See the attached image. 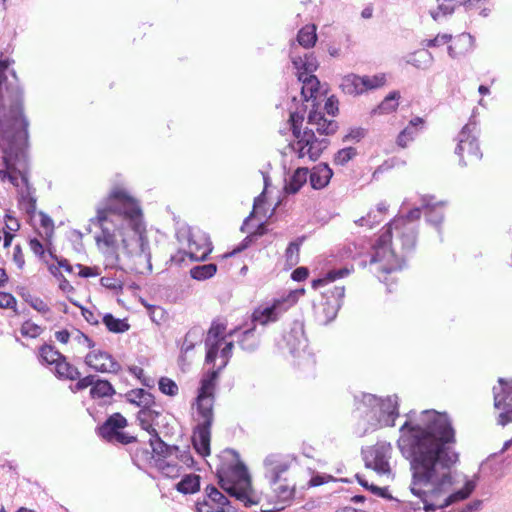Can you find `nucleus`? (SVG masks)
Listing matches in <instances>:
<instances>
[{"label": "nucleus", "mask_w": 512, "mask_h": 512, "mask_svg": "<svg viewBox=\"0 0 512 512\" xmlns=\"http://www.w3.org/2000/svg\"><path fill=\"white\" fill-rule=\"evenodd\" d=\"M134 230L138 234V243H139V253L137 255L138 258H143L147 262V269L149 272L152 271V263H151V252L150 245L147 236L144 232L139 231V225L134 223Z\"/></svg>", "instance_id": "nucleus-38"}, {"label": "nucleus", "mask_w": 512, "mask_h": 512, "mask_svg": "<svg viewBox=\"0 0 512 512\" xmlns=\"http://www.w3.org/2000/svg\"><path fill=\"white\" fill-rule=\"evenodd\" d=\"M47 266V269L49 273L59 281V289L65 293H71L74 292V287L70 284V282L66 279V277L63 275V273L58 269V267L53 264L49 263Z\"/></svg>", "instance_id": "nucleus-48"}, {"label": "nucleus", "mask_w": 512, "mask_h": 512, "mask_svg": "<svg viewBox=\"0 0 512 512\" xmlns=\"http://www.w3.org/2000/svg\"><path fill=\"white\" fill-rule=\"evenodd\" d=\"M361 456L364 461L365 468L371 469L379 475H389L392 473L389 459H379L371 461L369 459V455L365 447L361 448Z\"/></svg>", "instance_id": "nucleus-30"}, {"label": "nucleus", "mask_w": 512, "mask_h": 512, "mask_svg": "<svg viewBox=\"0 0 512 512\" xmlns=\"http://www.w3.org/2000/svg\"><path fill=\"white\" fill-rule=\"evenodd\" d=\"M374 450H370L368 452L369 457L374 454V460L379 459H389L390 458V452L392 450V445L390 442H378L375 446Z\"/></svg>", "instance_id": "nucleus-55"}, {"label": "nucleus", "mask_w": 512, "mask_h": 512, "mask_svg": "<svg viewBox=\"0 0 512 512\" xmlns=\"http://www.w3.org/2000/svg\"><path fill=\"white\" fill-rule=\"evenodd\" d=\"M115 394V388L108 380L95 378L94 384L90 389V397L92 399L112 397Z\"/></svg>", "instance_id": "nucleus-34"}, {"label": "nucleus", "mask_w": 512, "mask_h": 512, "mask_svg": "<svg viewBox=\"0 0 512 512\" xmlns=\"http://www.w3.org/2000/svg\"><path fill=\"white\" fill-rule=\"evenodd\" d=\"M357 149L353 146H346L339 149L333 156V163L337 166H346L357 156Z\"/></svg>", "instance_id": "nucleus-44"}, {"label": "nucleus", "mask_w": 512, "mask_h": 512, "mask_svg": "<svg viewBox=\"0 0 512 512\" xmlns=\"http://www.w3.org/2000/svg\"><path fill=\"white\" fill-rule=\"evenodd\" d=\"M406 420L400 426L396 445L404 459L415 454L418 447L425 444L435 445L453 435H456L452 418L447 411L425 409L420 413V422L414 421L416 411L410 410L405 414Z\"/></svg>", "instance_id": "nucleus-2"}, {"label": "nucleus", "mask_w": 512, "mask_h": 512, "mask_svg": "<svg viewBox=\"0 0 512 512\" xmlns=\"http://www.w3.org/2000/svg\"><path fill=\"white\" fill-rule=\"evenodd\" d=\"M127 426V419L121 413L115 412L108 416L101 425H98L95 432L99 438L110 444L127 445L137 442L136 436L123 431Z\"/></svg>", "instance_id": "nucleus-6"}, {"label": "nucleus", "mask_w": 512, "mask_h": 512, "mask_svg": "<svg viewBox=\"0 0 512 512\" xmlns=\"http://www.w3.org/2000/svg\"><path fill=\"white\" fill-rule=\"evenodd\" d=\"M158 387L161 393L170 397L176 396L179 392L176 382L168 377H161L158 381Z\"/></svg>", "instance_id": "nucleus-56"}, {"label": "nucleus", "mask_w": 512, "mask_h": 512, "mask_svg": "<svg viewBox=\"0 0 512 512\" xmlns=\"http://www.w3.org/2000/svg\"><path fill=\"white\" fill-rule=\"evenodd\" d=\"M155 454L156 459H164L175 454V451H179V447L176 445H169L165 441L161 440L158 443L151 447Z\"/></svg>", "instance_id": "nucleus-49"}, {"label": "nucleus", "mask_w": 512, "mask_h": 512, "mask_svg": "<svg viewBox=\"0 0 512 512\" xmlns=\"http://www.w3.org/2000/svg\"><path fill=\"white\" fill-rule=\"evenodd\" d=\"M201 477L197 474L191 473L186 474L182 479L175 485L178 492L182 494H194L200 490Z\"/></svg>", "instance_id": "nucleus-32"}, {"label": "nucleus", "mask_w": 512, "mask_h": 512, "mask_svg": "<svg viewBox=\"0 0 512 512\" xmlns=\"http://www.w3.org/2000/svg\"><path fill=\"white\" fill-rule=\"evenodd\" d=\"M215 382L202 378L195 398L196 410L213 412Z\"/></svg>", "instance_id": "nucleus-21"}, {"label": "nucleus", "mask_w": 512, "mask_h": 512, "mask_svg": "<svg viewBox=\"0 0 512 512\" xmlns=\"http://www.w3.org/2000/svg\"><path fill=\"white\" fill-rule=\"evenodd\" d=\"M386 81L385 73H377L373 76L349 73L342 77L340 89L344 94L359 96L383 87Z\"/></svg>", "instance_id": "nucleus-8"}, {"label": "nucleus", "mask_w": 512, "mask_h": 512, "mask_svg": "<svg viewBox=\"0 0 512 512\" xmlns=\"http://www.w3.org/2000/svg\"><path fill=\"white\" fill-rule=\"evenodd\" d=\"M20 332L24 337L36 338L43 332V328L31 320H26L21 325Z\"/></svg>", "instance_id": "nucleus-58"}, {"label": "nucleus", "mask_w": 512, "mask_h": 512, "mask_svg": "<svg viewBox=\"0 0 512 512\" xmlns=\"http://www.w3.org/2000/svg\"><path fill=\"white\" fill-rule=\"evenodd\" d=\"M369 493L384 500L395 502L397 507H400V505L403 503L402 500L398 499L397 497L391 494L389 486L380 487L376 484H373V486L371 487V491Z\"/></svg>", "instance_id": "nucleus-54"}, {"label": "nucleus", "mask_w": 512, "mask_h": 512, "mask_svg": "<svg viewBox=\"0 0 512 512\" xmlns=\"http://www.w3.org/2000/svg\"><path fill=\"white\" fill-rule=\"evenodd\" d=\"M204 330L200 326H193L185 335L181 351L187 353L194 349L195 345L202 341Z\"/></svg>", "instance_id": "nucleus-40"}, {"label": "nucleus", "mask_w": 512, "mask_h": 512, "mask_svg": "<svg viewBox=\"0 0 512 512\" xmlns=\"http://www.w3.org/2000/svg\"><path fill=\"white\" fill-rule=\"evenodd\" d=\"M349 243L351 244L352 249H354L357 259L367 256L368 249H371V238L367 236L358 237L353 241H349Z\"/></svg>", "instance_id": "nucleus-52"}, {"label": "nucleus", "mask_w": 512, "mask_h": 512, "mask_svg": "<svg viewBox=\"0 0 512 512\" xmlns=\"http://www.w3.org/2000/svg\"><path fill=\"white\" fill-rule=\"evenodd\" d=\"M304 119L305 116H303V114L298 111L294 110L289 112V118L287 123L289 125V130L291 131L292 135L298 133V131L302 129Z\"/></svg>", "instance_id": "nucleus-59"}, {"label": "nucleus", "mask_w": 512, "mask_h": 512, "mask_svg": "<svg viewBox=\"0 0 512 512\" xmlns=\"http://www.w3.org/2000/svg\"><path fill=\"white\" fill-rule=\"evenodd\" d=\"M139 394L142 395L140 400L128 399V403L139 407L140 409L145 407L151 408L156 405V398L152 393L144 389V392H139Z\"/></svg>", "instance_id": "nucleus-57"}, {"label": "nucleus", "mask_w": 512, "mask_h": 512, "mask_svg": "<svg viewBox=\"0 0 512 512\" xmlns=\"http://www.w3.org/2000/svg\"><path fill=\"white\" fill-rule=\"evenodd\" d=\"M306 293L304 287L289 290L283 295L279 296L287 310L297 304L299 298Z\"/></svg>", "instance_id": "nucleus-53"}, {"label": "nucleus", "mask_w": 512, "mask_h": 512, "mask_svg": "<svg viewBox=\"0 0 512 512\" xmlns=\"http://www.w3.org/2000/svg\"><path fill=\"white\" fill-rule=\"evenodd\" d=\"M321 297V304L323 306L322 313L324 315V319L321 323L328 325L336 319L339 310L344 304L345 286L336 285L326 289L321 292Z\"/></svg>", "instance_id": "nucleus-12"}, {"label": "nucleus", "mask_w": 512, "mask_h": 512, "mask_svg": "<svg viewBox=\"0 0 512 512\" xmlns=\"http://www.w3.org/2000/svg\"><path fill=\"white\" fill-rule=\"evenodd\" d=\"M317 41V25L315 23H308L297 31L296 37L290 41V45L293 47L297 43L305 49H311L316 45Z\"/></svg>", "instance_id": "nucleus-23"}, {"label": "nucleus", "mask_w": 512, "mask_h": 512, "mask_svg": "<svg viewBox=\"0 0 512 512\" xmlns=\"http://www.w3.org/2000/svg\"><path fill=\"white\" fill-rule=\"evenodd\" d=\"M132 461L138 467L142 465H151L152 462L155 463V454L153 449L149 450L148 448H137L132 454Z\"/></svg>", "instance_id": "nucleus-45"}, {"label": "nucleus", "mask_w": 512, "mask_h": 512, "mask_svg": "<svg viewBox=\"0 0 512 512\" xmlns=\"http://www.w3.org/2000/svg\"><path fill=\"white\" fill-rule=\"evenodd\" d=\"M287 311L280 297H272L260 302L253 308L252 312L246 314L243 319L256 327H258V325L266 327L279 321Z\"/></svg>", "instance_id": "nucleus-7"}, {"label": "nucleus", "mask_w": 512, "mask_h": 512, "mask_svg": "<svg viewBox=\"0 0 512 512\" xmlns=\"http://www.w3.org/2000/svg\"><path fill=\"white\" fill-rule=\"evenodd\" d=\"M155 467L166 477L174 478L180 474V467L177 463H172L164 459H156Z\"/></svg>", "instance_id": "nucleus-51"}, {"label": "nucleus", "mask_w": 512, "mask_h": 512, "mask_svg": "<svg viewBox=\"0 0 512 512\" xmlns=\"http://www.w3.org/2000/svg\"><path fill=\"white\" fill-rule=\"evenodd\" d=\"M56 347L52 344L44 343L39 347L38 359L42 365H53L56 366V363L60 361V357H64Z\"/></svg>", "instance_id": "nucleus-29"}, {"label": "nucleus", "mask_w": 512, "mask_h": 512, "mask_svg": "<svg viewBox=\"0 0 512 512\" xmlns=\"http://www.w3.org/2000/svg\"><path fill=\"white\" fill-rule=\"evenodd\" d=\"M378 422L383 421L385 427H394L396 419L400 416V400L397 394L388 395L379 400Z\"/></svg>", "instance_id": "nucleus-15"}, {"label": "nucleus", "mask_w": 512, "mask_h": 512, "mask_svg": "<svg viewBox=\"0 0 512 512\" xmlns=\"http://www.w3.org/2000/svg\"><path fill=\"white\" fill-rule=\"evenodd\" d=\"M425 221L430 226H433L439 234L442 233V224L444 222L445 214L442 210L436 209L433 203H428V207L424 208Z\"/></svg>", "instance_id": "nucleus-37"}, {"label": "nucleus", "mask_w": 512, "mask_h": 512, "mask_svg": "<svg viewBox=\"0 0 512 512\" xmlns=\"http://www.w3.org/2000/svg\"><path fill=\"white\" fill-rule=\"evenodd\" d=\"M295 139H297V145L307 146V148H311V146H315L319 141V138L316 136L315 131L312 128L305 127L292 135Z\"/></svg>", "instance_id": "nucleus-42"}, {"label": "nucleus", "mask_w": 512, "mask_h": 512, "mask_svg": "<svg viewBox=\"0 0 512 512\" xmlns=\"http://www.w3.org/2000/svg\"><path fill=\"white\" fill-rule=\"evenodd\" d=\"M309 472L311 473V477L306 483V485L302 487V489L318 487L334 481V476L331 474L318 472L311 468H309Z\"/></svg>", "instance_id": "nucleus-47"}, {"label": "nucleus", "mask_w": 512, "mask_h": 512, "mask_svg": "<svg viewBox=\"0 0 512 512\" xmlns=\"http://www.w3.org/2000/svg\"><path fill=\"white\" fill-rule=\"evenodd\" d=\"M367 133H368V130L366 128L351 127V128H349L348 133L342 137V141L343 142H348V141L360 142L362 139H364L366 137Z\"/></svg>", "instance_id": "nucleus-61"}, {"label": "nucleus", "mask_w": 512, "mask_h": 512, "mask_svg": "<svg viewBox=\"0 0 512 512\" xmlns=\"http://www.w3.org/2000/svg\"><path fill=\"white\" fill-rule=\"evenodd\" d=\"M293 368L302 378H314L316 375V358L315 354L307 349L296 353V356H292Z\"/></svg>", "instance_id": "nucleus-17"}, {"label": "nucleus", "mask_w": 512, "mask_h": 512, "mask_svg": "<svg viewBox=\"0 0 512 512\" xmlns=\"http://www.w3.org/2000/svg\"><path fill=\"white\" fill-rule=\"evenodd\" d=\"M405 164H406V161L402 160L399 157L394 156V157L388 158V159L384 160L382 162V164H380L379 166L376 167V169L372 173L371 181L378 180L380 174L387 172L396 166H404Z\"/></svg>", "instance_id": "nucleus-46"}, {"label": "nucleus", "mask_w": 512, "mask_h": 512, "mask_svg": "<svg viewBox=\"0 0 512 512\" xmlns=\"http://www.w3.org/2000/svg\"><path fill=\"white\" fill-rule=\"evenodd\" d=\"M274 497L267 496L268 505L273 503H283V506H290L292 501L296 499L295 486L289 487L288 485H280L274 490Z\"/></svg>", "instance_id": "nucleus-28"}, {"label": "nucleus", "mask_w": 512, "mask_h": 512, "mask_svg": "<svg viewBox=\"0 0 512 512\" xmlns=\"http://www.w3.org/2000/svg\"><path fill=\"white\" fill-rule=\"evenodd\" d=\"M226 496L242 503L245 508L258 505L262 492L258 493L253 486V477L247 463L241 458L238 450L226 447Z\"/></svg>", "instance_id": "nucleus-4"}, {"label": "nucleus", "mask_w": 512, "mask_h": 512, "mask_svg": "<svg viewBox=\"0 0 512 512\" xmlns=\"http://www.w3.org/2000/svg\"><path fill=\"white\" fill-rule=\"evenodd\" d=\"M308 176L311 188L319 191L330 184L334 171L327 162H320L310 169Z\"/></svg>", "instance_id": "nucleus-19"}, {"label": "nucleus", "mask_w": 512, "mask_h": 512, "mask_svg": "<svg viewBox=\"0 0 512 512\" xmlns=\"http://www.w3.org/2000/svg\"><path fill=\"white\" fill-rule=\"evenodd\" d=\"M106 200L107 202L117 201L120 204V206L107 203L106 206L103 208L98 207L97 215L94 218H91L90 222H97L102 226V224L108 220L109 213L123 215L124 217L130 219L133 222H135L142 216V210L137 200L131 197L123 189L113 190Z\"/></svg>", "instance_id": "nucleus-5"}, {"label": "nucleus", "mask_w": 512, "mask_h": 512, "mask_svg": "<svg viewBox=\"0 0 512 512\" xmlns=\"http://www.w3.org/2000/svg\"><path fill=\"white\" fill-rule=\"evenodd\" d=\"M102 322L107 330L112 333L121 334L130 329V324L126 319L116 318L112 313L104 314Z\"/></svg>", "instance_id": "nucleus-36"}, {"label": "nucleus", "mask_w": 512, "mask_h": 512, "mask_svg": "<svg viewBox=\"0 0 512 512\" xmlns=\"http://www.w3.org/2000/svg\"><path fill=\"white\" fill-rule=\"evenodd\" d=\"M290 61L293 68L296 70L295 76L298 80V76L305 78L306 76L316 75L315 72L319 69L320 63L314 52H308L304 54V59L301 56L289 55Z\"/></svg>", "instance_id": "nucleus-18"}, {"label": "nucleus", "mask_w": 512, "mask_h": 512, "mask_svg": "<svg viewBox=\"0 0 512 512\" xmlns=\"http://www.w3.org/2000/svg\"><path fill=\"white\" fill-rule=\"evenodd\" d=\"M419 236V228L417 226L404 230L399 238L401 241V249L406 254L415 252Z\"/></svg>", "instance_id": "nucleus-31"}, {"label": "nucleus", "mask_w": 512, "mask_h": 512, "mask_svg": "<svg viewBox=\"0 0 512 512\" xmlns=\"http://www.w3.org/2000/svg\"><path fill=\"white\" fill-rule=\"evenodd\" d=\"M176 458L182 462L184 465H186L188 468L200 470L196 466V461L194 460V457L192 456L189 447H187L185 450L175 451Z\"/></svg>", "instance_id": "nucleus-63"}, {"label": "nucleus", "mask_w": 512, "mask_h": 512, "mask_svg": "<svg viewBox=\"0 0 512 512\" xmlns=\"http://www.w3.org/2000/svg\"><path fill=\"white\" fill-rule=\"evenodd\" d=\"M29 246L32 252L42 261L44 264L48 265L49 261L46 257V250L42 242L38 238H30Z\"/></svg>", "instance_id": "nucleus-62"}, {"label": "nucleus", "mask_w": 512, "mask_h": 512, "mask_svg": "<svg viewBox=\"0 0 512 512\" xmlns=\"http://www.w3.org/2000/svg\"><path fill=\"white\" fill-rule=\"evenodd\" d=\"M17 293L26 303L39 313L45 314L50 312L49 306L41 298L31 295L25 287H18Z\"/></svg>", "instance_id": "nucleus-39"}, {"label": "nucleus", "mask_w": 512, "mask_h": 512, "mask_svg": "<svg viewBox=\"0 0 512 512\" xmlns=\"http://www.w3.org/2000/svg\"><path fill=\"white\" fill-rule=\"evenodd\" d=\"M217 271V265L214 263H208L204 265L194 266L190 270L191 278L195 280H206L215 275Z\"/></svg>", "instance_id": "nucleus-43"}, {"label": "nucleus", "mask_w": 512, "mask_h": 512, "mask_svg": "<svg viewBox=\"0 0 512 512\" xmlns=\"http://www.w3.org/2000/svg\"><path fill=\"white\" fill-rule=\"evenodd\" d=\"M274 346L278 353L284 354L287 349L291 356L308 348V338L304 330V322L294 320L288 331H284L279 339H275Z\"/></svg>", "instance_id": "nucleus-9"}, {"label": "nucleus", "mask_w": 512, "mask_h": 512, "mask_svg": "<svg viewBox=\"0 0 512 512\" xmlns=\"http://www.w3.org/2000/svg\"><path fill=\"white\" fill-rule=\"evenodd\" d=\"M456 45H459L462 41H467V45L464 47H461L458 51H456L455 47L453 45L447 46V53L450 58L457 59L460 56H466L467 54L474 51L476 44H475V37L471 35L469 32H462L458 34L455 37Z\"/></svg>", "instance_id": "nucleus-25"}, {"label": "nucleus", "mask_w": 512, "mask_h": 512, "mask_svg": "<svg viewBox=\"0 0 512 512\" xmlns=\"http://www.w3.org/2000/svg\"><path fill=\"white\" fill-rule=\"evenodd\" d=\"M457 442L453 435L435 445L419 446L415 454L409 453L411 482L410 493L424 501L439 499L448 487L454 485V477L449 472L459 462L460 454L454 450Z\"/></svg>", "instance_id": "nucleus-1"}, {"label": "nucleus", "mask_w": 512, "mask_h": 512, "mask_svg": "<svg viewBox=\"0 0 512 512\" xmlns=\"http://www.w3.org/2000/svg\"><path fill=\"white\" fill-rule=\"evenodd\" d=\"M438 499L424 501L423 511L424 512H436L437 510H445L456 502L465 501L460 490L455 489L449 495H447L443 501L438 504Z\"/></svg>", "instance_id": "nucleus-26"}, {"label": "nucleus", "mask_w": 512, "mask_h": 512, "mask_svg": "<svg viewBox=\"0 0 512 512\" xmlns=\"http://www.w3.org/2000/svg\"><path fill=\"white\" fill-rule=\"evenodd\" d=\"M267 201H268V192L262 190V192L254 198L253 208L251 211L256 212L257 215L262 214L265 216L267 213V209L265 207V205L267 204Z\"/></svg>", "instance_id": "nucleus-64"}, {"label": "nucleus", "mask_w": 512, "mask_h": 512, "mask_svg": "<svg viewBox=\"0 0 512 512\" xmlns=\"http://www.w3.org/2000/svg\"><path fill=\"white\" fill-rule=\"evenodd\" d=\"M196 411L198 424L193 430L191 441L196 452L202 457H206L210 454V428L213 422V412Z\"/></svg>", "instance_id": "nucleus-10"}, {"label": "nucleus", "mask_w": 512, "mask_h": 512, "mask_svg": "<svg viewBox=\"0 0 512 512\" xmlns=\"http://www.w3.org/2000/svg\"><path fill=\"white\" fill-rule=\"evenodd\" d=\"M53 373L59 380H76L81 376L78 368L67 361V357H60V361L56 363Z\"/></svg>", "instance_id": "nucleus-27"}, {"label": "nucleus", "mask_w": 512, "mask_h": 512, "mask_svg": "<svg viewBox=\"0 0 512 512\" xmlns=\"http://www.w3.org/2000/svg\"><path fill=\"white\" fill-rule=\"evenodd\" d=\"M353 272H354L353 264L346 265L339 269L327 271L311 280V288L316 291L322 287L329 285L330 283L335 282L336 280L347 277L348 275H350Z\"/></svg>", "instance_id": "nucleus-22"}, {"label": "nucleus", "mask_w": 512, "mask_h": 512, "mask_svg": "<svg viewBox=\"0 0 512 512\" xmlns=\"http://www.w3.org/2000/svg\"><path fill=\"white\" fill-rule=\"evenodd\" d=\"M299 83L305 84L308 89L309 94L314 98L326 97L328 93V88L322 91V83L317 75L306 76L305 78H301L298 76Z\"/></svg>", "instance_id": "nucleus-35"}, {"label": "nucleus", "mask_w": 512, "mask_h": 512, "mask_svg": "<svg viewBox=\"0 0 512 512\" xmlns=\"http://www.w3.org/2000/svg\"><path fill=\"white\" fill-rule=\"evenodd\" d=\"M425 125H426V120L424 118L419 117V116L413 117L409 121L408 125L399 132L397 139H396V144L401 148H406L407 143L403 139L404 135H409V139L414 140V131L412 130V128L421 130L425 127Z\"/></svg>", "instance_id": "nucleus-33"}, {"label": "nucleus", "mask_w": 512, "mask_h": 512, "mask_svg": "<svg viewBox=\"0 0 512 512\" xmlns=\"http://www.w3.org/2000/svg\"><path fill=\"white\" fill-rule=\"evenodd\" d=\"M401 93L399 90L390 91L383 100L376 105L371 111V116L391 114L397 111Z\"/></svg>", "instance_id": "nucleus-24"}, {"label": "nucleus", "mask_w": 512, "mask_h": 512, "mask_svg": "<svg viewBox=\"0 0 512 512\" xmlns=\"http://www.w3.org/2000/svg\"><path fill=\"white\" fill-rule=\"evenodd\" d=\"M188 247L189 258L192 261H205L212 251L208 236L200 231L189 230Z\"/></svg>", "instance_id": "nucleus-14"}, {"label": "nucleus", "mask_w": 512, "mask_h": 512, "mask_svg": "<svg viewBox=\"0 0 512 512\" xmlns=\"http://www.w3.org/2000/svg\"><path fill=\"white\" fill-rule=\"evenodd\" d=\"M224 341V323L219 319L213 320L205 339V363L213 364L219 352V345Z\"/></svg>", "instance_id": "nucleus-13"}, {"label": "nucleus", "mask_w": 512, "mask_h": 512, "mask_svg": "<svg viewBox=\"0 0 512 512\" xmlns=\"http://www.w3.org/2000/svg\"><path fill=\"white\" fill-rule=\"evenodd\" d=\"M338 129L339 125L336 120L325 118L321 126H317L316 132L319 135L331 136L334 135Z\"/></svg>", "instance_id": "nucleus-60"}, {"label": "nucleus", "mask_w": 512, "mask_h": 512, "mask_svg": "<svg viewBox=\"0 0 512 512\" xmlns=\"http://www.w3.org/2000/svg\"><path fill=\"white\" fill-rule=\"evenodd\" d=\"M426 198H434V195L426 194L421 197V205L414 206L409 209L406 213L402 214L403 223L419 220L424 208L428 207V203H426Z\"/></svg>", "instance_id": "nucleus-50"}, {"label": "nucleus", "mask_w": 512, "mask_h": 512, "mask_svg": "<svg viewBox=\"0 0 512 512\" xmlns=\"http://www.w3.org/2000/svg\"><path fill=\"white\" fill-rule=\"evenodd\" d=\"M393 245V231L389 227H382L380 234L374 243H371V250L387 251Z\"/></svg>", "instance_id": "nucleus-41"}, {"label": "nucleus", "mask_w": 512, "mask_h": 512, "mask_svg": "<svg viewBox=\"0 0 512 512\" xmlns=\"http://www.w3.org/2000/svg\"><path fill=\"white\" fill-rule=\"evenodd\" d=\"M0 53V126L3 131L1 145L11 150L15 136L25 135L29 121L24 115V90L14 69H9L11 60L3 59Z\"/></svg>", "instance_id": "nucleus-3"}, {"label": "nucleus", "mask_w": 512, "mask_h": 512, "mask_svg": "<svg viewBox=\"0 0 512 512\" xmlns=\"http://www.w3.org/2000/svg\"><path fill=\"white\" fill-rule=\"evenodd\" d=\"M197 512H224V494L213 484L207 485L203 500L196 502Z\"/></svg>", "instance_id": "nucleus-16"}, {"label": "nucleus", "mask_w": 512, "mask_h": 512, "mask_svg": "<svg viewBox=\"0 0 512 512\" xmlns=\"http://www.w3.org/2000/svg\"><path fill=\"white\" fill-rule=\"evenodd\" d=\"M310 168L306 166L297 167L288 178L284 179L282 193L288 196H295L306 185Z\"/></svg>", "instance_id": "nucleus-20"}, {"label": "nucleus", "mask_w": 512, "mask_h": 512, "mask_svg": "<svg viewBox=\"0 0 512 512\" xmlns=\"http://www.w3.org/2000/svg\"><path fill=\"white\" fill-rule=\"evenodd\" d=\"M236 336V343L247 352L254 353L261 346V333L257 327L245 319L230 331L226 332V338Z\"/></svg>", "instance_id": "nucleus-11"}]
</instances>
